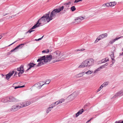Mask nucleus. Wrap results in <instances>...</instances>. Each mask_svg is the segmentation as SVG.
I'll use <instances>...</instances> for the list:
<instances>
[{"mask_svg":"<svg viewBox=\"0 0 123 123\" xmlns=\"http://www.w3.org/2000/svg\"><path fill=\"white\" fill-rule=\"evenodd\" d=\"M49 52V50L48 49L47 50H43L42 51V52L43 53H48Z\"/></svg>","mask_w":123,"mask_h":123,"instance_id":"32","label":"nucleus"},{"mask_svg":"<svg viewBox=\"0 0 123 123\" xmlns=\"http://www.w3.org/2000/svg\"><path fill=\"white\" fill-rule=\"evenodd\" d=\"M86 19V17L85 16L83 17L80 16L76 18L75 19V20L76 21V22L78 23L80 22L82 20Z\"/></svg>","mask_w":123,"mask_h":123,"instance_id":"9","label":"nucleus"},{"mask_svg":"<svg viewBox=\"0 0 123 123\" xmlns=\"http://www.w3.org/2000/svg\"><path fill=\"white\" fill-rule=\"evenodd\" d=\"M111 57V59L112 60V63L113 64L115 62V60H114V54L112 52V54L110 55Z\"/></svg>","mask_w":123,"mask_h":123,"instance_id":"19","label":"nucleus"},{"mask_svg":"<svg viewBox=\"0 0 123 123\" xmlns=\"http://www.w3.org/2000/svg\"><path fill=\"white\" fill-rule=\"evenodd\" d=\"M94 63V61L92 59H87L83 62L79 67V68H81L85 67H90L92 66Z\"/></svg>","mask_w":123,"mask_h":123,"instance_id":"3","label":"nucleus"},{"mask_svg":"<svg viewBox=\"0 0 123 123\" xmlns=\"http://www.w3.org/2000/svg\"><path fill=\"white\" fill-rule=\"evenodd\" d=\"M2 37V36H0V39Z\"/></svg>","mask_w":123,"mask_h":123,"instance_id":"52","label":"nucleus"},{"mask_svg":"<svg viewBox=\"0 0 123 123\" xmlns=\"http://www.w3.org/2000/svg\"><path fill=\"white\" fill-rule=\"evenodd\" d=\"M8 99V97L3 98L1 99V101L2 102L4 103L9 102Z\"/></svg>","mask_w":123,"mask_h":123,"instance_id":"15","label":"nucleus"},{"mask_svg":"<svg viewBox=\"0 0 123 123\" xmlns=\"http://www.w3.org/2000/svg\"><path fill=\"white\" fill-rule=\"evenodd\" d=\"M43 59H42L41 57H40V58L38 59L37 61V62H39L38 63L37 65V66H40L41 65L44 64V62H43Z\"/></svg>","mask_w":123,"mask_h":123,"instance_id":"14","label":"nucleus"},{"mask_svg":"<svg viewBox=\"0 0 123 123\" xmlns=\"http://www.w3.org/2000/svg\"><path fill=\"white\" fill-rule=\"evenodd\" d=\"M104 87L103 86H102V85L99 88H100L101 89L102 88Z\"/></svg>","mask_w":123,"mask_h":123,"instance_id":"45","label":"nucleus"},{"mask_svg":"<svg viewBox=\"0 0 123 123\" xmlns=\"http://www.w3.org/2000/svg\"><path fill=\"white\" fill-rule=\"evenodd\" d=\"M43 36H42L41 37V38H39L38 39H35V40L36 41H39L40 40H41L42 39V38H43Z\"/></svg>","mask_w":123,"mask_h":123,"instance_id":"34","label":"nucleus"},{"mask_svg":"<svg viewBox=\"0 0 123 123\" xmlns=\"http://www.w3.org/2000/svg\"><path fill=\"white\" fill-rule=\"evenodd\" d=\"M116 4V2H111L109 3H107L104 4L103 6L108 7L109 6H113L115 5Z\"/></svg>","mask_w":123,"mask_h":123,"instance_id":"10","label":"nucleus"},{"mask_svg":"<svg viewBox=\"0 0 123 123\" xmlns=\"http://www.w3.org/2000/svg\"><path fill=\"white\" fill-rule=\"evenodd\" d=\"M79 2V0H75L74 2V3H77Z\"/></svg>","mask_w":123,"mask_h":123,"instance_id":"42","label":"nucleus"},{"mask_svg":"<svg viewBox=\"0 0 123 123\" xmlns=\"http://www.w3.org/2000/svg\"><path fill=\"white\" fill-rule=\"evenodd\" d=\"M107 34L106 33L101 34L97 38L96 40L95 41V43H96L99 40H100L105 37H107Z\"/></svg>","mask_w":123,"mask_h":123,"instance_id":"7","label":"nucleus"},{"mask_svg":"<svg viewBox=\"0 0 123 123\" xmlns=\"http://www.w3.org/2000/svg\"><path fill=\"white\" fill-rule=\"evenodd\" d=\"M16 84V83H14V84H13V85H15V84Z\"/></svg>","mask_w":123,"mask_h":123,"instance_id":"55","label":"nucleus"},{"mask_svg":"<svg viewBox=\"0 0 123 123\" xmlns=\"http://www.w3.org/2000/svg\"><path fill=\"white\" fill-rule=\"evenodd\" d=\"M108 84V82H104L103 84H102V86H103L104 87H105Z\"/></svg>","mask_w":123,"mask_h":123,"instance_id":"28","label":"nucleus"},{"mask_svg":"<svg viewBox=\"0 0 123 123\" xmlns=\"http://www.w3.org/2000/svg\"><path fill=\"white\" fill-rule=\"evenodd\" d=\"M21 39H18V40H16V41L14 42L13 43H12L11 44L9 45L8 46H9L12 45V44H14V43H15L16 42H17L18 41V40H20Z\"/></svg>","mask_w":123,"mask_h":123,"instance_id":"35","label":"nucleus"},{"mask_svg":"<svg viewBox=\"0 0 123 123\" xmlns=\"http://www.w3.org/2000/svg\"><path fill=\"white\" fill-rule=\"evenodd\" d=\"M44 85L43 81H41L39 83H36L35 86L37 89H39L41 88V87Z\"/></svg>","mask_w":123,"mask_h":123,"instance_id":"13","label":"nucleus"},{"mask_svg":"<svg viewBox=\"0 0 123 123\" xmlns=\"http://www.w3.org/2000/svg\"><path fill=\"white\" fill-rule=\"evenodd\" d=\"M17 72H15V74H14V75H16L17 74Z\"/></svg>","mask_w":123,"mask_h":123,"instance_id":"51","label":"nucleus"},{"mask_svg":"<svg viewBox=\"0 0 123 123\" xmlns=\"http://www.w3.org/2000/svg\"><path fill=\"white\" fill-rule=\"evenodd\" d=\"M41 57L43 59L44 62L45 63L50 62L51 60H53L51 55H44Z\"/></svg>","mask_w":123,"mask_h":123,"instance_id":"4","label":"nucleus"},{"mask_svg":"<svg viewBox=\"0 0 123 123\" xmlns=\"http://www.w3.org/2000/svg\"><path fill=\"white\" fill-rule=\"evenodd\" d=\"M12 18V16L10 17H9V18Z\"/></svg>","mask_w":123,"mask_h":123,"instance_id":"53","label":"nucleus"},{"mask_svg":"<svg viewBox=\"0 0 123 123\" xmlns=\"http://www.w3.org/2000/svg\"><path fill=\"white\" fill-rule=\"evenodd\" d=\"M85 74V72H82L81 73H80L78 74L77 76H78L79 77H81L83 76Z\"/></svg>","mask_w":123,"mask_h":123,"instance_id":"24","label":"nucleus"},{"mask_svg":"<svg viewBox=\"0 0 123 123\" xmlns=\"http://www.w3.org/2000/svg\"><path fill=\"white\" fill-rule=\"evenodd\" d=\"M78 95V92H75L73 93L71 95H69L68 97V98L70 100H72L75 97Z\"/></svg>","mask_w":123,"mask_h":123,"instance_id":"8","label":"nucleus"},{"mask_svg":"<svg viewBox=\"0 0 123 123\" xmlns=\"http://www.w3.org/2000/svg\"><path fill=\"white\" fill-rule=\"evenodd\" d=\"M121 37H119V38H116L115 39H114L113 40H112L110 41V43L111 44H112L116 40H117L118 39L120 38Z\"/></svg>","mask_w":123,"mask_h":123,"instance_id":"25","label":"nucleus"},{"mask_svg":"<svg viewBox=\"0 0 123 123\" xmlns=\"http://www.w3.org/2000/svg\"><path fill=\"white\" fill-rule=\"evenodd\" d=\"M82 0H79V1H81Z\"/></svg>","mask_w":123,"mask_h":123,"instance_id":"54","label":"nucleus"},{"mask_svg":"<svg viewBox=\"0 0 123 123\" xmlns=\"http://www.w3.org/2000/svg\"><path fill=\"white\" fill-rule=\"evenodd\" d=\"M71 9L72 12H74L76 10V8L74 6H73L71 7Z\"/></svg>","mask_w":123,"mask_h":123,"instance_id":"29","label":"nucleus"},{"mask_svg":"<svg viewBox=\"0 0 123 123\" xmlns=\"http://www.w3.org/2000/svg\"><path fill=\"white\" fill-rule=\"evenodd\" d=\"M93 72V71H92L89 70L88 71L85 73L86 74H92Z\"/></svg>","mask_w":123,"mask_h":123,"instance_id":"27","label":"nucleus"},{"mask_svg":"<svg viewBox=\"0 0 123 123\" xmlns=\"http://www.w3.org/2000/svg\"><path fill=\"white\" fill-rule=\"evenodd\" d=\"M65 10H64L63 11V12H61V13H65Z\"/></svg>","mask_w":123,"mask_h":123,"instance_id":"47","label":"nucleus"},{"mask_svg":"<svg viewBox=\"0 0 123 123\" xmlns=\"http://www.w3.org/2000/svg\"><path fill=\"white\" fill-rule=\"evenodd\" d=\"M92 119V118H91L90 120L87 121L86 123H88Z\"/></svg>","mask_w":123,"mask_h":123,"instance_id":"40","label":"nucleus"},{"mask_svg":"<svg viewBox=\"0 0 123 123\" xmlns=\"http://www.w3.org/2000/svg\"><path fill=\"white\" fill-rule=\"evenodd\" d=\"M108 65V63H105V65H104V67H105V66H107Z\"/></svg>","mask_w":123,"mask_h":123,"instance_id":"41","label":"nucleus"},{"mask_svg":"<svg viewBox=\"0 0 123 123\" xmlns=\"http://www.w3.org/2000/svg\"><path fill=\"white\" fill-rule=\"evenodd\" d=\"M21 108L28 106L30 104L31 102L29 101H25L19 103Z\"/></svg>","mask_w":123,"mask_h":123,"instance_id":"6","label":"nucleus"},{"mask_svg":"<svg viewBox=\"0 0 123 123\" xmlns=\"http://www.w3.org/2000/svg\"><path fill=\"white\" fill-rule=\"evenodd\" d=\"M52 107H51L49 105V106L46 109V114H48L52 110Z\"/></svg>","mask_w":123,"mask_h":123,"instance_id":"20","label":"nucleus"},{"mask_svg":"<svg viewBox=\"0 0 123 123\" xmlns=\"http://www.w3.org/2000/svg\"><path fill=\"white\" fill-rule=\"evenodd\" d=\"M36 65V64H34L33 62L30 63L27 66H29V68L27 70V71H28L29 70V69H30L31 68L33 67V66Z\"/></svg>","mask_w":123,"mask_h":123,"instance_id":"16","label":"nucleus"},{"mask_svg":"<svg viewBox=\"0 0 123 123\" xmlns=\"http://www.w3.org/2000/svg\"><path fill=\"white\" fill-rule=\"evenodd\" d=\"M123 92V91H121L116 93L115 95L113 97L114 98H115L116 97L119 96Z\"/></svg>","mask_w":123,"mask_h":123,"instance_id":"21","label":"nucleus"},{"mask_svg":"<svg viewBox=\"0 0 123 123\" xmlns=\"http://www.w3.org/2000/svg\"><path fill=\"white\" fill-rule=\"evenodd\" d=\"M85 50V49H78L77 51H83V50Z\"/></svg>","mask_w":123,"mask_h":123,"instance_id":"44","label":"nucleus"},{"mask_svg":"<svg viewBox=\"0 0 123 123\" xmlns=\"http://www.w3.org/2000/svg\"><path fill=\"white\" fill-rule=\"evenodd\" d=\"M71 2L70 1H69L67 3H65L64 4V5L65 6H66V5H69V4H71Z\"/></svg>","mask_w":123,"mask_h":123,"instance_id":"33","label":"nucleus"},{"mask_svg":"<svg viewBox=\"0 0 123 123\" xmlns=\"http://www.w3.org/2000/svg\"><path fill=\"white\" fill-rule=\"evenodd\" d=\"M100 68H98L94 71V73L95 74L97 73L98 72V71H100Z\"/></svg>","mask_w":123,"mask_h":123,"instance_id":"30","label":"nucleus"},{"mask_svg":"<svg viewBox=\"0 0 123 123\" xmlns=\"http://www.w3.org/2000/svg\"><path fill=\"white\" fill-rule=\"evenodd\" d=\"M25 87V86H20V88L23 87Z\"/></svg>","mask_w":123,"mask_h":123,"instance_id":"50","label":"nucleus"},{"mask_svg":"<svg viewBox=\"0 0 123 123\" xmlns=\"http://www.w3.org/2000/svg\"><path fill=\"white\" fill-rule=\"evenodd\" d=\"M24 45V44H21L19 45L14 49L12 50L10 52L11 53V52H16L18 50V49L21 48L23 47Z\"/></svg>","mask_w":123,"mask_h":123,"instance_id":"11","label":"nucleus"},{"mask_svg":"<svg viewBox=\"0 0 123 123\" xmlns=\"http://www.w3.org/2000/svg\"><path fill=\"white\" fill-rule=\"evenodd\" d=\"M20 88V86H16L15 87L14 89H15L18 88Z\"/></svg>","mask_w":123,"mask_h":123,"instance_id":"39","label":"nucleus"},{"mask_svg":"<svg viewBox=\"0 0 123 123\" xmlns=\"http://www.w3.org/2000/svg\"><path fill=\"white\" fill-rule=\"evenodd\" d=\"M120 55H123V52L122 54H120Z\"/></svg>","mask_w":123,"mask_h":123,"instance_id":"49","label":"nucleus"},{"mask_svg":"<svg viewBox=\"0 0 123 123\" xmlns=\"http://www.w3.org/2000/svg\"><path fill=\"white\" fill-rule=\"evenodd\" d=\"M50 82V80H48L47 81L44 83H43L44 84V85L45 84H49Z\"/></svg>","mask_w":123,"mask_h":123,"instance_id":"31","label":"nucleus"},{"mask_svg":"<svg viewBox=\"0 0 123 123\" xmlns=\"http://www.w3.org/2000/svg\"><path fill=\"white\" fill-rule=\"evenodd\" d=\"M101 88H99V89H98V91H97V92H98V91H100V90H101Z\"/></svg>","mask_w":123,"mask_h":123,"instance_id":"48","label":"nucleus"},{"mask_svg":"<svg viewBox=\"0 0 123 123\" xmlns=\"http://www.w3.org/2000/svg\"><path fill=\"white\" fill-rule=\"evenodd\" d=\"M58 101H56L55 103H52L51 105H49L51 107H52V109L55 106L58 105L57 102Z\"/></svg>","mask_w":123,"mask_h":123,"instance_id":"22","label":"nucleus"},{"mask_svg":"<svg viewBox=\"0 0 123 123\" xmlns=\"http://www.w3.org/2000/svg\"><path fill=\"white\" fill-rule=\"evenodd\" d=\"M104 67V65H103L101 66L100 67H99V68H100V70L101 68H103Z\"/></svg>","mask_w":123,"mask_h":123,"instance_id":"43","label":"nucleus"},{"mask_svg":"<svg viewBox=\"0 0 123 123\" xmlns=\"http://www.w3.org/2000/svg\"><path fill=\"white\" fill-rule=\"evenodd\" d=\"M66 6V9H68L69 8V5H68L67 6L66 5V6Z\"/></svg>","mask_w":123,"mask_h":123,"instance_id":"36","label":"nucleus"},{"mask_svg":"<svg viewBox=\"0 0 123 123\" xmlns=\"http://www.w3.org/2000/svg\"><path fill=\"white\" fill-rule=\"evenodd\" d=\"M106 62V61L105 60V59H103L102 60V63H104Z\"/></svg>","mask_w":123,"mask_h":123,"instance_id":"37","label":"nucleus"},{"mask_svg":"<svg viewBox=\"0 0 123 123\" xmlns=\"http://www.w3.org/2000/svg\"><path fill=\"white\" fill-rule=\"evenodd\" d=\"M20 108H21L18 103L12 106L10 109V110L11 111L15 112L18 111Z\"/></svg>","mask_w":123,"mask_h":123,"instance_id":"5","label":"nucleus"},{"mask_svg":"<svg viewBox=\"0 0 123 123\" xmlns=\"http://www.w3.org/2000/svg\"><path fill=\"white\" fill-rule=\"evenodd\" d=\"M64 7V6H62L58 9H55L52 11L50 15L49 12L42 16L40 19L38 20L35 25L26 33V34L28 33H31V32L34 31L32 29L39 27L41 24H44L49 22L57 16L59 13L63 9Z\"/></svg>","mask_w":123,"mask_h":123,"instance_id":"1","label":"nucleus"},{"mask_svg":"<svg viewBox=\"0 0 123 123\" xmlns=\"http://www.w3.org/2000/svg\"><path fill=\"white\" fill-rule=\"evenodd\" d=\"M17 71H19L20 72L18 73V75L19 76L22 74L24 72V70L23 69V66L22 65H21L19 68H17Z\"/></svg>","mask_w":123,"mask_h":123,"instance_id":"12","label":"nucleus"},{"mask_svg":"<svg viewBox=\"0 0 123 123\" xmlns=\"http://www.w3.org/2000/svg\"><path fill=\"white\" fill-rule=\"evenodd\" d=\"M117 123H123V121L121 122L120 121H118Z\"/></svg>","mask_w":123,"mask_h":123,"instance_id":"46","label":"nucleus"},{"mask_svg":"<svg viewBox=\"0 0 123 123\" xmlns=\"http://www.w3.org/2000/svg\"><path fill=\"white\" fill-rule=\"evenodd\" d=\"M14 73V71H13L12 72L9 73L8 74H6V78L7 80H8L11 77V76Z\"/></svg>","mask_w":123,"mask_h":123,"instance_id":"17","label":"nucleus"},{"mask_svg":"<svg viewBox=\"0 0 123 123\" xmlns=\"http://www.w3.org/2000/svg\"><path fill=\"white\" fill-rule=\"evenodd\" d=\"M52 55L53 62L62 61L64 59L63 58H62V57L63 55V54L59 51L57 50L55 51L52 54Z\"/></svg>","mask_w":123,"mask_h":123,"instance_id":"2","label":"nucleus"},{"mask_svg":"<svg viewBox=\"0 0 123 123\" xmlns=\"http://www.w3.org/2000/svg\"><path fill=\"white\" fill-rule=\"evenodd\" d=\"M64 100L65 99L63 98H62L59 100L58 101H58V102H57L58 104L59 105L62 103V102H64Z\"/></svg>","mask_w":123,"mask_h":123,"instance_id":"26","label":"nucleus"},{"mask_svg":"<svg viewBox=\"0 0 123 123\" xmlns=\"http://www.w3.org/2000/svg\"><path fill=\"white\" fill-rule=\"evenodd\" d=\"M84 110L83 109L79 110L77 113L76 114V117H78L83 112Z\"/></svg>","mask_w":123,"mask_h":123,"instance_id":"18","label":"nucleus"},{"mask_svg":"<svg viewBox=\"0 0 123 123\" xmlns=\"http://www.w3.org/2000/svg\"><path fill=\"white\" fill-rule=\"evenodd\" d=\"M8 99L9 100V102H15V98L12 97H8Z\"/></svg>","mask_w":123,"mask_h":123,"instance_id":"23","label":"nucleus"},{"mask_svg":"<svg viewBox=\"0 0 123 123\" xmlns=\"http://www.w3.org/2000/svg\"><path fill=\"white\" fill-rule=\"evenodd\" d=\"M106 62L108 61H109V59L108 58H106L104 59Z\"/></svg>","mask_w":123,"mask_h":123,"instance_id":"38","label":"nucleus"}]
</instances>
